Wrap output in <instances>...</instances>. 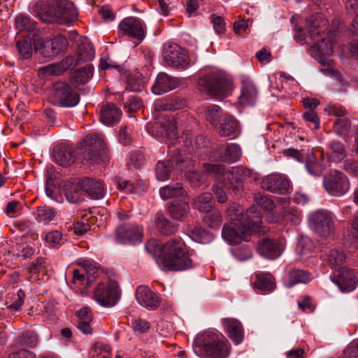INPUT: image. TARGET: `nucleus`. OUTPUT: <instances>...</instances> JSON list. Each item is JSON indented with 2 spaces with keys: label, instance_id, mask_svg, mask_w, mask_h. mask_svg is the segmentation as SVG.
<instances>
[{
  "label": "nucleus",
  "instance_id": "obj_39",
  "mask_svg": "<svg viewBox=\"0 0 358 358\" xmlns=\"http://www.w3.org/2000/svg\"><path fill=\"white\" fill-rule=\"evenodd\" d=\"M309 280L310 275L308 272L300 269H293L288 273L285 286L291 288L298 283H306Z\"/></svg>",
  "mask_w": 358,
  "mask_h": 358
},
{
  "label": "nucleus",
  "instance_id": "obj_14",
  "mask_svg": "<svg viewBox=\"0 0 358 358\" xmlns=\"http://www.w3.org/2000/svg\"><path fill=\"white\" fill-rule=\"evenodd\" d=\"M120 29L124 34L133 38L140 43L145 36V26L142 20L136 17L123 19L120 24Z\"/></svg>",
  "mask_w": 358,
  "mask_h": 358
},
{
  "label": "nucleus",
  "instance_id": "obj_49",
  "mask_svg": "<svg viewBox=\"0 0 358 358\" xmlns=\"http://www.w3.org/2000/svg\"><path fill=\"white\" fill-rule=\"evenodd\" d=\"M110 347L101 342L96 343L90 352V358H110Z\"/></svg>",
  "mask_w": 358,
  "mask_h": 358
},
{
  "label": "nucleus",
  "instance_id": "obj_60",
  "mask_svg": "<svg viewBox=\"0 0 358 358\" xmlns=\"http://www.w3.org/2000/svg\"><path fill=\"white\" fill-rule=\"evenodd\" d=\"M24 292L22 289L18 290L16 294L11 296L8 308L15 311L19 310L24 303Z\"/></svg>",
  "mask_w": 358,
  "mask_h": 358
},
{
  "label": "nucleus",
  "instance_id": "obj_3",
  "mask_svg": "<svg viewBox=\"0 0 358 358\" xmlns=\"http://www.w3.org/2000/svg\"><path fill=\"white\" fill-rule=\"evenodd\" d=\"M159 259L164 267L172 271H183L192 266L189 250L180 238L167 241L161 248Z\"/></svg>",
  "mask_w": 358,
  "mask_h": 358
},
{
  "label": "nucleus",
  "instance_id": "obj_20",
  "mask_svg": "<svg viewBox=\"0 0 358 358\" xmlns=\"http://www.w3.org/2000/svg\"><path fill=\"white\" fill-rule=\"evenodd\" d=\"M289 181L285 176L278 174H273L263 179L261 186L264 189L271 192H277L282 190H287L289 187Z\"/></svg>",
  "mask_w": 358,
  "mask_h": 358
},
{
  "label": "nucleus",
  "instance_id": "obj_6",
  "mask_svg": "<svg viewBox=\"0 0 358 358\" xmlns=\"http://www.w3.org/2000/svg\"><path fill=\"white\" fill-rule=\"evenodd\" d=\"M197 83L201 92L217 98L227 96L232 90L231 79L220 71L204 73L199 78Z\"/></svg>",
  "mask_w": 358,
  "mask_h": 358
},
{
  "label": "nucleus",
  "instance_id": "obj_5",
  "mask_svg": "<svg viewBox=\"0 0 358 358\" xmlns=\"http://www.w3.org/2000/svg\"><path fill=\"white\" fill-rule=\"evenodd\" d=\"M193 350L201 358H226L229 355L224 338L212 331L198 334L193 342Z\"/></svg>",
  "mask_w": 358,
  "mask_h": 358
},
{
  "label": "nucleus",
  "instance_id": "obj_59",
  "mask_svg": "<svg viewBox=\"0 0 358 358\" xmlns=\"http://www.w3.org/2000/svg\"><path fill=\"white\" fill-rule=\"evenodd\" d=\"M253 200L256 205L265 210H272L274 207L273 202L267 196L261 193H255L253 195Z\"/></svg>",
  "mask_w": 358,
  "mask_h": 358
},
{
  "label": "nucleus",
  "instance_id": "obj_58",
  "mask_svg": "<svg viewBox=\"0 0 358 358\" xmlns=\"http://www.w3.org/2000/svg\"><path fill=\"white\" fill-rule=\"evenodd\" d=\"M334 128L338 134L341 136H346L350 131L351 122L348 118L338 120L335 122Z\"/></svg>",
  "mask_w": 358,
  "mask_h": 358
},
{
  "label": "nucleus",
  "instance_id": "obj_54",
  "mask_svg": "<svg viewBox=\"0 0 358 358\" xmlns=\"http://www.w3.org/2000/svg\"><path fill=\"white\" fill-rule=\"evenodd\" d=\"M37 336L32 331H26L16 339L17 345L23 347H34L37 344Z\"/></svg>",
  "mask_w": 358,
  "mask_h": 358
},
{
  "label": "nucleus",
  "instance_id": "obj_40",
  "mask_svg": "<svg viewBox=\"0 0 358 358\" xmlns=\"http://www.w3.org/2000/svg\"><path fill=\"white\" fill-rule=\"evenodd\" d=\"M155 224L159 231L164 235H171L177 231V226L173 224L162 213L157 214Z\"/></svg>",
  "mask_w": 358,
  "mask_h": 358
},
{
  "label": "nucleus",
  "instance_id": "obj_47",
  "mask_svg": "<svg viewBox=\"0 0 358 358\" xmlns=\"http://www.w3.org/2000/svg\"><path fill=\"white\" fill-rule=\"evenodd\" d=\"M223 116L222 109L220 106L216 105H211L207 106L206 108V120L214 126H217L220 120Z\"/></svg>",
  "mask_w": 358,
  "mask_h": 358
},
{
  "label": "nucleus",
  "instance_id": "obj_25",
  "mask_svg": "<svg viewBox=\"0 0 358 358\" xmlns=\"http://www.w3.org/2000/svg\"><path fill=\"white\" fill-rule=\"evenodd\" d=\"M186 101L179 96H172L168 99H158L155 102L154 108L156 112L165 110H176L185 106Z\"/></svg>",
  "mask_w": 358,
  "mask_h": 358
},
{
  "label": "nucleus",
  "instance_id": "obj_16",
  "mask_svg": "<svg viewBox=\"0 0 358 358\" xmlns=\"http://www.w3.org/2000/svg\"><path fill=\"white\" fill-rule=\"evenodd\" d=\"M252 175L250 169L238 167L233 169L231 172L228 171L225 182L234 196H240L243 190V181Z\"/></svg>",
  "mask_w": 358,
  "mask_h": 358
},
{
  "label": "nucleus",
  "instance_id": "obj_43",
  "mask_svg": "<svg viewBox=\"0 0 358 358\" xmlns=\"http://www.w3.org/2000/svg\"><path fill=\"white\" fill-rule=\"evenodd\" d=\"M17 28L20 31L34 32L37 30V23L30 16L21 14L15 19Z\"/></svg>",
  "mask_w": 358,
  "mask_h": 358
},
{
  "label": "nucleus",
  "instance_id": "obj_41",
  "mask_svg": "<svg viewBox=\"0 0 358 358\" xmlns=\"http://www.w3.org/2000/svg\"><path fill=\"white\" fill-rule=\"evenodd\" d=\"M306 169L313 176H319L322 173V166L313 152H306Z\"/></svg>",
  "mask_w": 358,
  "mask_h": 358
},
{
  "label": "nucleus",
  "instance_id": "obj_35",
  "mask_svg": "<svg viewBox=\"0 0 358 358\" xmlns=\"http://www.w3.org/2000/svg\"><path fill=\"white\" fill-rule=\"evenodd\" d=\"M220 121L219 134L222 136L232 134L238 128L236 120L230 115L224 114Z\"/></svg>",
  "mask_w": 358,
  "mask_h": 358
},
{
  "label": "nucleus",
  "instance_id": "obj_48",
  "mask_svg": "<svg viewBox=\"0 0 358 358\" xmlns=\"http://www.w3.org/2000/svg\"><path fill=\"white\" fill-rule=\"evenodd\" d=\"M329 148L328 155L331 160L339 162L344 159L345 153L341 143L334 141L329 145Z\"/></svg>",
  "mask_w": 358,
  "mask_h": 358
},
{
  "label": "nucleus",
  "instance_id": "obj_51",
  "mask_svg": "<svg viewBox=\"0 0 358 358\" xmlns=\"http://www.w3.org/2000/svg\"><path fill=\"white\" fill-rule=\"evenodd\" d=\"M16 46L22 58L27 59L31 56L32 45L30 37L25 36L22 40L17 41Z\"/></svg>",
  "mask_w": 358,
  "mask_h": 358
},
{
  "label": "nucleus",
  "instance_id": "obj_2",
  "mask_svg": "<svg viewBox=\"0 0 358 358\" xmlns=\"http://www.w3.org/2000/svg\"><path fill=\"white\" fill-rule=\"evenodd\" d=\"M31 12L44 22L68 24L76 20L78 12L69 0L38 1Z\"/></svg>",
  "mask_w": 358,
  "mask_h": 358
},
{
  "label": "nucleus",
  "instance_id": "obj_44",
  "mask_svg": "<svg viewBox=\"0 0 358 358\" xmlns=\"http://www.w3.org/2000/svg\"><path fill=\"white\" fill-rule=\"evenodd\" d=\"M213 195L210 192H204L199 195L193 202V207L200 212H207L213 209L211 201Z\"/></svg>",
  "mask_w": 358,
  "mask_h": 358
},
{
  "label": "nucleus",
  "instance_id": "obj_53",
  "mask_svg": "<svg viewBox=\"0 0 358 358\" xmlns=\"http://www.w3.org/2000/svg\"><path fill=\"white\" fill-rule=\"evenodd\" d=\"M36 218L39 222H49L56 216L55 210L49 206L38 207L36 211Z\"/></svg>",
  "mask_w": 358,
  "mask_h": 358
},
{
  "label": "nucleus",
  "instance_id": "obj_36",
  "mask_svg": "<svg viewBox=\"0 0 358 358\" xmlns=\"http://www.w3.org/2000/svg\"><path fill=\"white\" fill-rule=\"evenodd\" d=\"M94 68L90 64L74 71L71 75V83L76 85L86 83L92 76Z\"/></svg>",
  "mask_w": 358,
  "mask_h": 358
},
{
  "label": "nucleus",
  "instance_id": "obj_56",
  "mask_svg": "<svg viewBox=\"0 0 358 358\" xmlns=\"http://www.w3.org/2000/svg\"><path fill=\"white\" fill-rule=\"evenodd\" d=\"M45 240L51 248H57L64 243L62 234L57 230L47 233L45 236Z\"/></svg>",
  "mask_w": 358,
  "mask_h": 358
},
{
  "label": "nucleus",
  "instance_id": "obj_61",
  "mask_svg": "<svg viewBox=\"0 0 358 358\" xmlns=\"http://www.w3.org/2000/svg\"><path fill=\"white\" fill-rule=\"evenodd\" d=\"M345 259V255L342 250L334 248L329 252L328 260L331 264L339 266L344 262Z\"/></svg>",
  "mask_w": 358,
  "mask_h": 358
},
{
  "label": "nucleus",
  "instance_id": "obj_38",
  "mask_svg": "<svg viewBox=\"0 0 358 358\" xmlns=\"http://www.w3.org/2000/svg\"><path fill=\"white\" fill-rule=\"evenodd\" d=\"M203 167L206 174L214 177L219 182L225 181L228 171L226 170L223 165L220 164L204 163Z\"/></svg>",
  "mask_w": 358,
  "mask_h": 358
},
{
  "label": "nucleus",
  "instance_id": "obj_52",
  "mask_svg": "<svg viewBox=\"0 0 358 358\" xmlns=\"http://www.w3.org/2000/svg\"><path fill=\"white\" fill-rule=\"evenodd\" d=\"M213 191L217 197V201L221 203L227 201V192L231 194V190L228 187L227 182L224 180L218 182L217 184L214 185L213 187Z\"/></svg>",
  "mask_w": 358,
  "mask_h": 358
},
{
  "label": "nucleus",
  "instance_id": "obj_13",
  "mask_svg": "<svg viewBox=\"0 0 358 358\" xmlns=\"http://www.w3.org/2000/svg\"><path fill=\"white\" fill-rule=\"evenodd\" d=\"M142 227L131 223H126L115 230V240L120 243L136 244L143 241Z\"/></svg>",
  "mask_w": 358,
  "mask_h": 358
},
{
  "label": "nucleus",
  "instance_id": "obj_1",
  "mask_svg": "<svg viewBox=\"0 0 358 358\" xmlns=\"http://www.w3.org/2000/svg\"><path fill=\"white\" fill-rule=\"evenodd\" d=\"M306 22L309 36L314 42L315 57L322 66L327 67L326 69H322L321 71L324 73H331L333 71L331 69L333 61L329 57L334 51L331 38L335 36L337 32L338 21L332 22V28L329 30L327 37H322L321 36V34L326 30L328 22L322 15L318 13L313 15Z\"/></svg>",
  "mask_w": 358,
  "mask_h": 358
},
{
  "label": "nucleus",
  "instance_id": "obj_23",
  "mask_svg": "<svg viewBox=\"0 0 358 358\" xmlns=\"http://www.w3.org/2000/svg\"><path fill=\"white\" fill-rule=\"evenodd\" d=\"M336 282L343 292H349L356 288L358 279L352 271L342 268L339 270Z\"/></svg>",
  "mask_w": 358,
  "mask_h": 358
},
{
  "label": "nucleus",
  "instance_id": "obj_24",
  "mask_svg": "<svg viewBox=\"0 0 358 358\" xmlns=\"http://www.w3.org/2000/svg\"><path fill=\"white\" fill-rule=\"evenodd\" d=\"M222 322L229 337L236 345L240 344L244 336L243 328L241 322L235 318H224L222 320Z\"/></svg>",
  "mask_w": 358,
  "mask_h": 358
},
{
  "label": "nucleus",
  "instance_id": "obj_21",
  "mask_svg": "<svg viewBox=\"0 0 358 358\" xmlns=\"http://www.w3.org/2000/svg\"><path fill=\"white\" fill-rule=\"evenodd\" d=\"M283 249L282 244L278 241L265 238L259 243L257 250L260 255L269 259H275L281 255Z\"/></svg>",
  "mask_w": 358,
  "mask_h": 358
},
{
  "label": "nucleus",
  "instance_id": "obj_4",
  "mask_svg": "<svg viewBox=\"0 0 358 358\" xmlns=\"http://www.w3.org/2000/svg\"><path fill=\"white\" fill-rule=\"evenodd\" d=\"M262 222L260 212L255 206L245 213V220L243 222H231L222 228V237L231 244H237L241 241H248L250 232L255 230Z\"/></svg>",
  "mask_w": 358,
  "mask_h": 358
},
{
  "label": "nucleus",
  "instance_id": "obj_37",
  "mask_svg": "<svg viewBox=\"0 0 358 358\" xmlns=\"http://www.w3.org/2000/svg\"><path fill=\"white\" fill-rule=\"evenodd\" d=\"M205 213L206 215L202 218L203 224L213 230L219 229L222 223V215L219 210L211 209Z\"/></svg>",
  "mask_w": 358,
  "mask_h": 358
},
{
  "label": "nucleus",
  "instance_id": "obj_34",
  "mask_svg": "<svg viewBox=\"0 0 358 358\" xmlns=\"http://www.w3.org/2000/svg\"><path fill=\"white\" fill-rule=\"evenodd\" d=\"M189 206L187 201H174L169 206L171 217L176 220L182 221L189 212Z\"/></svg>",
  "mask_w": 358,
  "mask_h": 358
},
{
  "label": "nucleus",
  "instance_id": "obj_22",
  "mask_svg": "<svg viewBox=\"0 0 358 358\" xmlns=\"http://www.w3.org/2000/svg\"><path fill=\"white\" fill-rule=\"evenodd\" d=\"M64 192L66 200L70 203H77L83 200L84 188L82 180H68L64 185Z\"/></svg>",
  "mask_w": 358,
  "mask_h": 358
},
{
  "label": "nucleus",
  "instance_id": "obj_19",
  "mask_svg": "<svg viewBox=\"0 0 358 358\" xmlns=\"http://www.w3.org/2000/svg\"><path fill=\"white\" fill-rule=\"evenodd\" d=\"M136 299L141 306L148 309L155 310L159 306V299L157 294L144 285H140L137 287Z\"/></svg>",
  "mask_w": 358,
  "mask_h": 358
},
{
  "label": "nucleus",
  "instance_id": "obj_7",
  "mask_svg": "<svg viewBox=\"0 0 358 358\" xmlns=\"http://www.w3.org/2000/svg\"><path fill=\"white\" fill-rule=\"evenodd\" d=\"M171 159L175 162L176 168L180 171L185 172V177L193 186L201 185L203 180V176L194 168L196 160L193 159L191 154L177 148L172 152Z\"/></svg>",
  "mask_w": 358,
  "mask_h": 358
},
{
  "label": "nucleus",
  "instance_id": "obj_63",
  "mask_svg": "<svg viewBox=\"0 0 358 358\" xmlns=\"http://www.w3.org/2000/svg\"><path fill=\"white\" fill-rule=\"evenodd\" d=\"M283 220L287 222H290L292 224L297 225L301 220V216L297 210L290 208L285 210Z\"/></svg>",
  "mask_w": 358,
  "mask_h": 358
},
{
  "label": "nucleus",
  "instance_id": "obj_31",
  "mask_svg": "<svg viewBox=\"0 0 358 358\" xmlns=\"http://www.w3.org/2000/svg\"><path fill=\"white\" fill-rule=\"evenodd\" d=\"M186 233L193 241L202 244L208 243L213 239V235L207 232L201 226L188 225L186 228Z\"/></svg>",
  "mask_w": 358,
  "mask_h": 358
},
{
  "label": "nucleus",
  "instance_id": "obj_30",
  "mask_svg": "<svg viewBox=\"0 0 358 358\" xmlns=\"http://www.w3.org/2000/svg\"><path fill=\"white\" fill-rule=\"evenodd\" d=\"M122 113L113 103L106 105L101 110L100 120L105 124L110 125L120 119Z\"/></svg>",
  "mask_w": 358,
  "mask_h": 358
},
{
  "label": "nucleus",
  "instance_id": "obj_26",
  "mask_svg": "<svg viewBox=\"0 0 358 358\" xmlns=\"http://www.w3.org/2000/svg\"><path fill=\"white\" fill-rule=\"evenodd\" d=\"M84 192H86L92 199H99L104 195L103 185L100 180L90 178L82 180Z\"/></svg>",
  "mask_w": 358,
  "mask_h": 358
},
{
  "label": "nucleus",
  "instance_id": "obj_27",
  "mask_svg": "<svg viewBox=\"0 0 358 358\" xmlns=\"http://www.w3.org/2000/svg\"><path fill=\"white\" fill-rule=\"evenodd\" d=\"M54 161L62 166H71L75 159V155L71 148L66 146L57 147L52 152Z\"/></svg>",
  "mask_w": 358,
  "mask_h": 358
},
{
  "label": "nucleus",
  "instance_id": "obj_29",
  "mask_svg": "<svg viewBox=\"0 0 358 358\" xmlns=\"http://www.w3.org/2000/svg\"><path fill=\"white\" fill-rule=\"evenodd\" d=\"M77 59L76 64L90 62L94 59V50L92 43L87 38L79 42L77 49Z\"/></svg>",
  "mask_w": 358,
  "mask_h": 358
},
{
  "label": "nucleus",
  "instance_id": "obj_11",
  "mask_svg": "<svg viewBox=\"0 0 358 358\" xmlns=\"http://www.w3.org/2000/svg\"><path fill=\"white\" fill-rule=\"evenodd\" d=\"M52 96L56 102L62 106L73 107L80 100L78 93L64 82H56L52 86Z\"/></svg>",
  "mask_w": 358,
  "mask_h": 358
},
{
  "label": "nucleus",
  "instance_id": "obj_33",
  "mask_svg": "<svg viewBox=\"0 0 358 358\" xmlns=\"http://www.w3.org/2000/svg\"><path fill=\"white\" fill-rule=\"evenodd\" d=\"M177 148H176V150ZM175 150V149L170 150V159L167 161L161 160L159 161L155 168L156 178L158 180L165 181L168 180L171 176V173L172 171V166L173 164H175L171 159L172 152Z\"/></svg>",
  "mask_w": 358,
  "mask_h": 358
},
{
  "label": "nucleus",
  "instance_id": "obj_17",
  "mask_svg": "<svg viewBox=\"0 0 358 358\" xmlns=\"http://www.w3.org/2000/svg\"><path fill=\"white\" fill-rule=\"evenodd\" d=\"M68 41L65 37L57 36L52 39L46 40L41 44L40 53L47 59H52L66 49Z\"/></svg>",
  "mask_w": 358,
  "mask_h": 358
},
{
  "label": "nucleus",
  "instance_id": "obj_55",
  "mask_svg": "<svg viewBox=\"0 0 358 358\" xmlns=\"http://www.w3.org/2000/svg\"><path fill=\"white\" fill-rule=\"evenodd\" d=\"M222 150H225L226 159L227 162H234L238 161L241 155L240 147L234 143L225 145V148H222Z\"/></svg>",
  "mask_w": 358,
  "mask_h": 358
},
{
  "label": "nucleus",
  "instance_id": "obj_15",
  "mask_svg": "<svg viewBox=\"0 0 358 358\" xmlns=\"http://www.w3.org/2000/svg\"><path fill=\"white\" fill-rule=\"evenodd\" d=\"M94 296L102 306H113L120 296L117 286L115 283L100 284L95 289Z\"/></svg>",
  "mask_w": 358,
  "mask_h": 358
},
{
  "label": "nucleus",
  "instance_id": "obj_57",
  "mask_svg": "<svg viewBox=\"0 0 358 358\" xmlns=\"http://www.w3.org/2000/svg\"><path fill=\"white\" fill-rule=\"evenodd\" d=\"M227 213L232 222H241L245 220L243 210L242 207L237 203L230 205L227 210Z\"/></svg>",
  "mask_w": 358,
  "mask_h": 358
},
{
  "label": "nucleus",
  "instance_id": "obj_42",
  "mask_svg": "<svg viewBox=\"0 0 358 358\" xmlns=\"http://www.w3.org/2000/svg\"><path fill=\"white\" fill-rule=\"evenodd\" d=\"M159 193L163 199H168L172 197L183 196L185 194V190L180 183H175L161 188Z\"/></svg>",
  "mask_w": 358,
  "mask_h": 358
},
{
  "label": "nucleus",
  "instance_id": "obj_9",
  "mask_svg": "<svg viewBox=\"0 0 358 358\" xmlns=\"http://www.w3.org/2000/svg\"><path fill=\"white\" fill-rule=\"evenodd\" d=\"M323 186L330 195L341 196L349 191L350 184L343 173L332 170L324 176Z\"/></svg>",
  "mask_w": 358,
  "mask_h": 358
},
{
  "label": "nucleus",
  "instance_id": "obj_62",
  "mask_svg": "<svg viewBox=\"0 0 358 358\" xmlns=\"http://www.w3.org/2000/svg\"><path fill=\"white\" fill-rule=\"evenodd\" d=\"M124 104L129 113L135 112L143 107L142 99L136 96H129Z\"/></svg>",
  "mask_w": 358,
  "mask_h": 358
},
{
  "label": "nucleus",
  "instance_id": "obj_28",
  "mask_svg": "<svg viewBox=\"0 0 358 358\" xmlns=\"http://www.w3.org/2000/svg\"><path fill=\"white\" fill-rule=\"evenodd\" d=\"M257 280L254 282V288L259 293H266L274 290L275 288V279L269 273H259Z\"/></svg>",
  "mask_w": 358,
  "mask_h": 358
},
{
  "label": "nucleus",
  "instance_id": "obj_12",
  "mask_svg": "<svg viewBox=\"0 0 358 358\" xmlns=\"http://www.w3.org/2000/svg\"><path fill=\"white\" fill-rule=\"evenodd\" d=\"M310 223L313 231L322 237L327 238L335 231L331 215L326 210H318L313 213L310 217Z\"/></svg>",
  "mask_w": 358,
  "mask_h": 358
},
{
  "label": "nucleus",
  "instance_id": "obj_8",
  "mask_svg": "<svg viewBox=\"0 0 358 358\" xmlns=\"http://www.w3.org/2000/svg\"><path fill=\"white\" fill-rule=\"evenodd\" d=\"M81 149L85 157L95 163H100L108 159L106 143L99 134L88 135L83 140Z\"/></svg>",
  "mask_w": 358,
  "mask_h": 358
},
{
  "label": "nucleus",
  "instance_id": "obj_32",
  "mask_svg": "<svg viewBox=\"0 0 358 358\" xmlns=\"http://www.w3.org/2000/svg\"><path fill=\"white\" fill-rule=\"evenodd\" d=\"M257 96V90L255 85L250 80L243 82L241 94L239 102L243 106L253 104Z\"/></svg>",
  "mask_w": 358,
  "mask_h": 358
},
{
  "label": "nucleus",
  "instance_id": "obj_18",
  "mask_svg": "<svg viewBox=\"0 0 358 358\" xmlns=\"http://www.w3.org/2000/svg\"><path fill=\"white\" fill-rule=\"evenodd\" d=\"M180 83L179 78L160 72L156 78L155 84L152 86V91L154 94L160 95L176 89Z\"/></svg>",
  "mask_w": 358,
  "mask_h": 358
},
{
  "label": "nucleus",
  "instance_id": "obj_46",
  "mask_svg": "<svg viewBox=\"0 0 358 358\" xmlns=\"http://www.w3.org/2000/svg\"><path fill=\"white\" fill-rule=\"evenodd\" d=\"M92 282L93 277H90L89 275L86 276V271L85 270H73V283L84 287L85 289H87L91 286Z\"/></svg>",
  "mask_w": 358,
  "mask_h": 358
},
{
  "label": "nucleus",
  "instance_id": "obj_45",
  "mask_svg": "<svg viewBox=\"0 0 358 358\" xmlns=\"http://www.w3.org/2000/svg\"><path fill=\"white\" fill-rule=\"evenodd\" d=\"M313 250V243L308 237H301L296 248V253L302 259H305L309 257Z\"/></svg>",
  "mask_w": 358,
  "mask_h": 358
},
{
  "label": "nucleus",
  "instance_id": "obj_50",
  "mask_svg": "<svg viewBox=\"0 0 358 358\" xmlns=\"http://www.w3.org/2000/svg\"><path fill=\"white\" fill-rule=\"evenodd\" d=\"M117 185L118 189L124 191L126 193L136 192L140 194L148 189V182H144L143 187L138 188V186H135L134 183H131L129 180L119 178L117 180Z\"/></svg>",
  "mask_w": 358,
  "mask_h": 358
},
{
  "label": "nucleus",
  "instance_id": "obj_10",
  "mask_svg": "<svg viewBox=\"0 0 358 358\" xmlns=\"http://www.w3.org/2000/svg\"><path fill=\"white\" fill-rule=\"evenodd\" d=\"M163 57L169 66L185 69L189 66V59L186 50L176 43L164 45Z\"/></svg>",
  "mask_w": 358,
  "mask_h": 358
},
{
  "label": "nucleus",
  "instance_id": "obj_64",
  "mask_svg": "<svg viewBox=\"0 0 358 358\" xmlns=\"http://www.w3.org/2000/svg\"><path fill=\"white\" fill-rule=\"evenodd\" d=\"M44 76H58L63 73L59 64H52L39 69Z\"/></svg>",
  "mask_w": 358,
  "mask_h": 358
}]
</instances>
